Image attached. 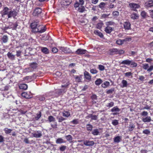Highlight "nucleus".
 I'll return each instance as SVG.
<instances>
[{"mask_svg":"<svg viewBox=\"0 0 153 153\" xmlns=\"http://www.w3.org/2000/svg\"><path fill=\"white\" fill-rule=\"evenodd\" d=\"M124 28L125 30H129L131 28V24L129 22H126L123 24Z\"/></svg>","mask_w":153,"mask_h":153,"instance_id":"9d476101","label":"nucleus"},{"mask_svg":"<svg viewBox=\"0 0 153 153\" xmlns=\"http://www.w3.org/2000/svg\"><path fill=\"white\" fill-rule=\"evenodd\" d=\"M131 64L130 65L131 67L132 68L135 67L137 66V64L132 60H131Z\"/></svg>","mask_w":153,"mask_h":153,"instance_id":"49530a36","label":"nucleus"},{"mask_svg":"<svg viewBox=\"0 0 153 153\" xmlns=\"http://www.w3.org/2000/svg\"><path fill=\"white\" fill-rule=\"evenodd\" d=\"M48 121L49 123L51 122H54L55 121V118L53 116H49L48 118Z\"/></svg>","mask_w":153,"mask_h":153,"instance_id":"f704fd0d","label":"nucleus"},{"mask_svg":"<svg viewBox=\"0 0 153 153\" xmlns=\"http://www.w3.org/2000/svg\"><path fill=\"white\" fill-rule=\"evenodd\" d=\"M42 52L45 54H48L49 53V50L46 47H42L41 49Z\"/></svg>","mask_w":153,"mask_h":153,"instance_id":"393cba45","label":"nucleus"},{"mask_svg":"<svg viewBox=\"0 0 153 153\" xmlns=\"http://www.w3.org/2000/svg\"><path fill=\"white\" fill-rule=\"evenodd\" d=\"M142 120L144 122H150L151 121V117H150L147 116L145 118H143Z\"/></svg>","mask_w":153,"mask_h":153,"instance_id":"4be33fe9","label":"nucleus"},{"mask_svg":"<svg viewBox=\"0 0 153 153\" xmlns=\"http://www.w3.org/2000/svg\"><path fill=\"white\" fill-rule=\"evenodd\" d=\"M118 49L116 48L112 49L111 50V52L112 54H117Z\"/></svg>","mask_w":153,"mask_h":153,"instance_id":"4d7b16f0","label":"nucleus"},{"mask_svg":"<svg viewBox=\"0 0 153 153\" xmlns=\"http://www.w3.org/2000/svg\"><path fill=\"white\" fill-rule=\"evenodd\" d=\"M9 9L7 7H5L3 9V13L4 15H7L9 12Z\"/></svg>","mask_w":153,"mask_h":153,"instance_id":"37998d69","label":"nucleus"},{"mask_svg":"<svg viewBox=\"0 0 153 153\" xmlns=\"http://www.w3.org/2000/svg\"><path fill=\"white\" fill-rule=\"evenodd\" d=\"M145 6L146 8L151 7L153 6V1L149 0L145 3Z\"/></svg>","mask_w":153,"mask_h":153,"instance_id":"9b49d317","label":"nucleus"},{"mask_svg":"<svg viewBox=\"0 0 153 153\" xmlns=\"http://www.w3.org/2000/svg\"><path fill=\"white\" fill-rule=\"evenodd\" d=\"M36 99L40 101H44L45 99V97L44 95H38L36 97Z\"/></svg>","mask_w":153,"mask_h":153,"instance_id":"bb28decb","label":"nucleus"},{"mask_svg":"<svg viewBox=\"0 0 153 153\" xmlns=\"http://www.w3.org/2000/svg\"><path fill=\"white\" fill-rule=\"evenodd\" d=\"M30 68H31L32 69V70L33 71L37 68V64L36 62H33L30 64Z\"/></svg>","mask_w":153,"mask_h":153,"instance_id":"a878e982","label":"nucleus"},{"mask_svg":"<svg viewBox=\"0 0 153 153\" xmlns=\"http://www.w3.org/2000/svg\"><path fill=\"white\" fill-rule=\"evenodd\" d=\"M86 128L88 131H91L92 130L93 126L90 124H88L86 125Z\"/></svg>","mask_w":153,"mask_h":153,"instance_id":"c03bdc74","label":"nucleus"},{"mask_svg":"<svg viewBox=\"0 0 153 153\" xmlns=\"http://www.w3.org/2000/svg\"><path fill=\"white\" fill-rule=\"evenodd\" d=\"M94 33L96 35L98 36L100 38H102L103 37V35L102 33L99 31L96 30L94 31Z\"/></svg>","mask_w":153,"mask_h":153,"instance_id":"5701e85b","label":"nucleus"},{"mask_svg":"<svg viewBox=\"0 0 153 153\" xmlns=\"http://www.w3.org/2000/svg\"><path fill=\"white\" fill-rule=\"evenodd\" d=\"M99 133V130L97 128L93 130L91 132L92 134L95 136L98 135Z\"/></svg>","mask_w":153,"mask_h":153,"instance_id":"c85d7f7f","label":"nucleus"},{"mask_svg":"<svg viewBox=\"0 0 153 153\" xmlns=\"http://www.w3.org/2000/svg\"><path fill=\"white\" fill-rule=\"evenodd\" d=\"M143 133L145 134H150V131L149 129H146L144 130L143 131Z\"/></svg>","mask_w":153,"mask_h":153,"instance_id":"e2e57ef3","label":"nucleus"},{"mask_svg":"<svg viewBox=\"0 0 153 153\" xmlns=\"http://www.w3.org/2000/svg\"><path fill=\"white\" fill-rule=\"evenodd\" d=\"M81 8H79L78 11L80 13H83L84 12L85 10V8L83 6H81Z\"/></svg>","mask_w":153,"mask_h":153,"instance_id":"13d9d810","label":"nucleus"},{"mask_svg":"<svg viewBox=\"0 0 153 153\" xmlns=\"http://www.w3.org/2000/svg\"><path fill=\"white\" fill-rule=\"evenodd\" d=\"M19 87L20 89L26 90L27 89L28 86L26 84H19Z\"/></svg>","mask_w":153,"mask_h":153,"instance_id":"f3484780","label":"nucleus"},{"mask_svg":"<svg viewBox=\"0 0 153 153\" xmlns=\"http://www.w3.org/2000/svg\"><path fill=\"white\" fill-rule=\"evenodd\" d=\"M4 130L6 134H9L12 131V129L7 128H5L4 129Z\"/></svg>","mask_w":153,"mask_h":153,"instance_id":"a18cd8bd","label":"nucleus"},{"mask_svg":"<svg viewBox=\"0 0 153 153\" xmlns=\"http://www.w3.org/2000/svg\"><path fill=\"white\" fill-rule=\"evenodd\" d=\"M79 121L78 119H75L73 120L72 121L70 122V123H72L74 125H76L79 123Z\"/></svg>","mask_w":153,"mask_h":153,"instance_id":"a19ab883","label":"nucleus"},{"mask_svg":"<svg viewBox=\"0 0 153 153\" xmlns=\"http://www.w3.org/2000/svg\"><path fill=\"white\" fill-rule=\"evenodd\" d=\"M135 127V126L132 123L129 125V126H128L129 131H132L134 128Z\"/></svg>","mask_w":153,"mask_h":153,"instance_id":"c9c22d12","label":"nucleus"},{"mask_svg":"<svg viewBox=\"0 0 153 153\" xmlns=\"http://www.w3.org/2000/svg\"><path fill=\"white\" fill-rule=\"evenodd\" d=\"M110 82L108 81H105L101 85V86L104 88H106L110 85Z\"/></svg>","mask_w":153,"mask_h":153,"instance_id":"412c9836","label":"nucleus"},{"mask_svg":"<svg viewBox=\"0 0 153 153\" xmlns=\"http://www.w3.org/2000/svg\"><path fill=\"white\" fill-rule=\"evenodd\" d=\"M98 115H92L91 119L94 120H97L98 118Z\"/></svg>","mask_w":153,"mask_h":153,"instance_id":"0e129e2a","label":"nucleus"},{"mask_svg":"<svg viewBox=\"0 0 153 153\" xmlns=\"http://www.w3.org/2000/svg\"><path fill=\"white\" fill-rule=\"evenodd\" d=\"M57 119L58 120L59 122H61L66 120V119L64 118L63 117L61 116L58 117Z\"/></svg>","mask_w":153,"mask_h":153,"instance_id":"864d4df0","label":"nucleus"},{"mask_svg":"<svg viewBox=\"0 0 153 153\" xmlns=\"http://www.w3.org/2000/svg\"><path fill=\"white\" fill-rule=\"evenodd\" d=\"M90 72L92 74H95L97 73L98 71L95 69H92L90 70Z\"/></svg>","mask_w":153,"mask_h":153,"instance_id":"6e6d98bb","label":"nucleus"},{"mask_svg":"<svg viewBox=\"0 0 153 153\" xmlns=\"http://www.w3.org/2000/svg\"><path fill=\"white\" fill-rule=\"evenodd\" d=\"M84 144L87 146H93L94 144V142L93 141L86 140L84 141Z\"/></svg>","mask_w":153,"mask_h":153,"instance_id":"1a4fd4ad","label":"nucleus"},{"mask_svg":"<svg viewBox=\"0 0 153 153\" xmlns=\"http://www.w3.org/2000/svg\"><path fill=\"white\" fill-rule=\"evenodd\" d=\"M141 15L143 18H145L147 16V13L144 11H143L141 13Z\"/></svg>","mask_w":153,"mask_h":153,"instance_id":"5fc2aeb1","label":"nucleus"},{"mask_svg":"<svg viewBox=\"0 0 153 153\" xmlns=\"http://www.w3.org/2000/svg\"><path fill=\"white\" fill-rule=\"evenodd\" d=\"M122 85L120 87L122 88L127 87L128 85L127 81L124 79H123L121 82Z\"/></svg>","mask_w":153,"mask_h":153,"instance_id":"dca6fc26","label":"nucleus"},{"mask_svg":"<svg viewBox=\"0 0 153 153\" xmlns=\"http://www.w3.org/2000/svg\"><path fill=\"white\" fill-rule=\"evenodd\" d=\"M33 71L32 69L30 67L26 68L24 69L23 72L25 73H28Z\"/></svg>","mask_w":153,"mask_h":153,"instance_id":"e433bc0d","label":"nucleus"},{"mask_svg":"<svg viewBox=\"0 0 153 153\" xmlns=\"http://www.w3.org/2000/svg\"><path fill=\"white\" fill-rule=\"evenodd\" d=\"M102 82V80L100 78L97 79L95 82V84L97 86L99 85Z\"/></svg>","mask_w":153,"mask_h":153,"instance_id":"4c0bfd02","label":"nucleus"},{"mask_svg":"<svg viewBox=\"0 0 153 153\" xmlns=\"http://www.w3.org/2000/svg\"><path fill=\"white\" fill-rule=\"evenodd\" d=\"M105 24L107 26H109V25H114V23L111 21L107 22H105Z\"/></svg>","mask_w":153,"mask_h":153,"instance_id":"3c124183","label":"nucleus"},{"mask_svg":"<svg viewBox=\"0 0 153 153\" xmlns=\"http://www.w3.org/2000/svg\"><path fill=\"white\" fill-rule=\"evenodd\" d=\"M87 51L85 49H78L76 51V53L78 55L83 54L87 53Z\"/></svg>","mask_w":153,"mask_h":153,"instance_id":"6e6552de","label":"nucleus"},{"mask_svg":"<svg viewBox=\"0 0 153 153\" xmlns=\"http://www.w3.org/2000/svg\"><path fill=\"white\" fill-rule=\"evenodd\" d=\"M104 25L103 23L102 22H100L97 25L96 28L100 30L103 27Z\"/></svg>","mask_w":153,"mask_h":153,"instance_id":"c756f323","label":"nucleus"},{"mask_svg":"<svg viewBox=\"0 0 153 153\" xmlns=\"http://www.w3.org/2000/svg\"><path fill=\"white\" fill-rule=\"evenodd\" d=\"M17 14V13L14 10H11L10 11L8 14V18H10L12 17L15 16Z\"/></svg>","mask_w":153,"mask_h":153,"instance_id":"f8f14e48","label":"nucleus"},{"mask_svg":"<svg viewBox=\"0 0 153 153\" xmlns=\"http://www.w3.org/2000/svg\"><path fill=\"white\" fill-rule=\"evenodd\" d=\"M46 29L47 28L45 25L39 24L36 29L34 30L35 33H42L45 32Z\"/></svg>","mask_w":153,"mask_h":153,"instance_id":"f257e3e1","label":"nucleus"},{"mask_svg":"<svg viewBox=\"0 0 153 153\" xmlns=\"http://www.w3.org/2000/svg\"><path fill=\"white\" fill-rule=\"evenodd\" d=\"M52 51L54 53H56L58 52V49L56 47H53L52 48Z\"/></svg>","mask_w":153,"mask_h":153,"instance_id":"774afa93","label":"nucleus"},{"mask_svg":"<svg viewBox=\"0 0 153 153\" xmlns=\"http://www.w3.org/2000/svg\"><path fill=\"white\" fill-rule=\"evenodd\" d=\"M106 4L104 2H101L99 5V7L102 10H103L105 5Z\"/></svg>","mask_w":153,"mask_h":153,"instance_id":"8fccbe9b","label":"nucleus"},{"mask_svg":"<svg viewBox=\"0 0 153 153\" xmlns=\"http://www.w3.org/2000/svg\"><path fill=\"white\" fill-rule=\"evenodd\" d=\"M120 136L115 137L114 139V141L115 143H118L120 141Z\"/></svg>","mask_w":153,"mask_h":153,"instance_id":"de8ad7c7","label":"nucleus"},{"mask_svg":"<svg viewBox=\"0 0 153 153\" xmlns=\"http://www.w3.org/2000/svg\"><path fill=\"white\" fill-rule=\"evenodd\" d=\"M21 95L22 97L27 99H28L31 97V95L26 92H23Z\"/></svg>","mask_w":153,"mask_h":153,"instance_id":"a211bd4d","label":"nucleus"},{"mask_svg":"<svg viewBox=\"0 0 153 153\" xmlns=\"http://www.w3.org/2000/svg\"><path fill=\"white\" fill-rule=\"evenodd\" d=\"M132 73L131 72H126L125 74V76L129 77L130 76H131Z\"/></svg>","mask_w":153,"mask_h":153,"instance_id":"338daca9","label":"nucleus"},{"mask_svg":"<svg viewBox=\"0 0 153 153\" xmlns=\"http://www.w3.org/2000/svg\"><path fill=\"white\" fill-rule=\"evenodd\" d=\"M115 91V88H112L106 90V93L108 94H112Z\"/></svg>","mask_w":153,"mask_h":153,"instance_id":"72a5a7b5","label":"nucleus"},{"mask_svg":"<svg viewBox=\"0 0 153 153\" xmlns=\"http://www.w3.org/2000/svg\"><path fill=\"white\" fill-rule=\"evenodd\" d=\"M84 74L85 77L86 79L89 81L91 80V76L88 72L85 71L84 72Z\"/></svg>","mask_w":153,"mask_h":153,"instance_id":"ddd939ff","label":"nucleus"},{"mask_svg":"<svg viewBox=\"0 0 153 153\" xmlns=\"http://www.w3.org/2000/svg\"><path fill=\"white\" fill-rule=\"evenodd\" d=\"M59 48L62 51L65 53H70L71 52V51L70 49L67 47H59Z\"/></svg>","mask_w":153,"mask_h":153,"instance_id":"423d86ee","label":"nucleus"},{"mask_svg":"<svg viewBox=\"0 0 153 153\" xmlns=\"http://www.w3.org/2000/svg\"><path fill=\"white\" fill-rule=\"evenodd\" d=\"M32 80V77L31 76H28L25 77L23 78V80L26 82H29Z\"/></svg>","mask_w":153,"mask_h":153,"instance_id":"6ab92c4d","label":"nucleus"},{"mask_svg":"<svg viewBox=\"0 0 153 153\" xmlns=\"http://www.w3.org/2000/svg\"><path fill=\"white\" fill-rule=\"evenodd\" d=\"M82 75L79 76H75V79L77 82H81L82 79Z\"/></svg>","mask_w":153,"mask_h":153,"instance_id":"473e14b6","label":"nucleus"},{"mask_svg":"<svg viewBox=\"0 0 153 153\" xmlns=\"http://www.w3.org/2000/svg\"><path fill=\"white\" fill-rule=\"evenodd\" d=\"M114 28L110 26H107L105 28V31L107 33L110 34L113 31Z\"/></svg>","mask_w":153,"mask_h":153,"instance_id":"4468645a","label":"nucleus"},{"mask_svg":"<svg viewBox=\"0 0 153 153\" xmlns=\"http://www.w3.org/2000/svg\"><path fill=\"white\" fill-rule=\"evenodd\" d=\"M126 40L125 39L121 40L119 39L116 41V43L118 45H121Z\"/></svg>","mask_w":153,"mask_h":153,"instance_id":"79ce46f5","label":"nucleus"},{"mask_svg":"<svg viewBox=\"0 0 153 153\" xmlns=\"http://www.w3.org/2000/svg\"><path fill=\"white\" fill-rule=\"evenodd\" d=\"M7 56L8 58L11 60H14L15 59V56L10 52H8L7 53Z\"/></svg>","mask_w":153,"mask_h":153,"instance_id":"aec40b11","label":"nucleus"},{"mask_svg":"<svg viewBox=\"0 0 153 153\" xmlns=\"http://www.w3.org/2000/svg\"><path fill=\"white\" fill-rule=\"evenodd\" d=\"M1 39L3 43H6L8 41V37L7 35H4L2 36Z\"/></svg>","mask_w":153,"mask_h":153,"instance_id":"b1692460","label":"nucleus"},{"mask_svg":"<svg viewBox=\"0 0 153 153\" xmlns=\"http://www.w3.org/2000/svg\"><path fill=\"white\" fill-rule=\"evenodd\" d=\"M65 137L68 141H71L72 140V137L70 135H69L65 136Z\"/></svg>","mask_w":153,"mask_h":153,"instance_id":"052dcab7","label":"nucleus"},{"mask_svg":"<svg viewBox=\"0 0 153 153\" xmlns=\"http://www.w3.org/2000/svg\"><path fill=\"white\" fill-rule=\"evenodd\" d=\"M65 142L63 139L61 138H58L56 140V143L57 144H61Z\"/></svg>","mask_w":153,"mask_h":153,"instance_id":"2f4dec72","label":"nucleus"},{"mask_svg":"<svg viewBox=\"0 0 153 153\" xmlns=\"http://www.w3.org/2000/svg\"><path fill=\"white\" fill-rule=\"evenodd\" d=\"M51 126L52 128H57V125L56 122L54 123H53L51 124Z\"/></svg>","mask_w":153,"mask_h":153,"instance_id":"69168bd1","label":"nucleus"},{"mask_svg":"<svg viewBox=\"0 0 153 153\" xmlns=\"http://www.w3.org/2000/svg\"><path fill=\"white\" fill-rule=\"evenodd\" d=\"M143 68L145 70H148L149 65L148 64H144L142 65Z\"/></svg>","mask_w":153,"mask_h":153,"instance_id":"bf43d9fd","label":"nucleus"},{"mask_svg":"<svg viewBox=\"0 0 153 153\" xmlns=\"http://www.w3.org/2000/svg\"><path fill=\"white\" fill-rule=\"evenodd\" d=\"M62 116L64 117H68L70 115V113L69 112L64 111L62 112Z\"/></svg>","mask_w":153,"mask_h":153,"instance_id":"cd10ccee","label":"nucleus"},{"mask_svg":"<svg viewBox=\"0 0 153 153\" xmlns=\"http://www.w3.org/2000/svg\"><path fill=\"white\" fill-rule=\"evenodd\" d=\"M71 2V0H64L63 1V5L67 6L69 5Z\"/></svg>","mask_w":153,"mask_h":153,"instance_id":"58836bf2","label":"nucleus"},{"mask_svg":"<svg viewBox=\"0 0 153 153\" xmlns=\"http://www.w3.org/2000/svg\"><path fill=\"white\" fill-rule=\"evenodd\" d=\"M41 116V112L39 111V113H37L36 114V116L34 118L35 120H38L40 118Z\"/></svg>","mask_w":153,"mask_h":153,"instance_id":"ea45409f","label":"nucleus"},{"mask_svg":"<svg viewBox=\"0 0 153 153\" xmlns=\"http://www.w3.org/2000/svg\"><path fill=\"white\" fill-rule=\"evenodd\" d=\"M130 8L132 9L133 11H137L136 9L140 7V5L134 3H130L129 4Z\"/></svg>","mask_w":153,"mask_h":153,"instance_id":"7ed1b4c3","label":"nucleus"},{"mask_svg":"<svg viewBox=\"0 0 153 153\" xmlns=\"http://www.w3.org/2000/svg\"><path fill=\"white\" fill-rule=\"evenodd\" d=\"M98 68L100 71H103L104 70L105 68L104 66L100 65H98Z\"/></svg>","mask_w":153,"mask_h":153,"instance_id":"680f3d73","label":"nucleus"},{"mask_svg":"<svg viewBox=\"0 0 153 153\" xmlns=\"http://www.w3.org/2000/svg\"><path fill=\"white\" fill-rule=\"evenodd\" d=\"M114 103L113 102H111L110 103H108L107 104L106 106L109 108L111 107L114 106Z\"/></svg>","mask_w":153,"mask_h":153,"instance_id":"09e8293b","label":"nucleus"},{"mask_svg":"<svg viewBox=\"0 0 153 153\" xmlns=\"http://www.w3.org/2000/svg\"><path fill=\"white\" fill-rule=\"evenodd\" d=\"M130 62L131 60L127 59L122 61L121 62V64L129 65L130 64H131Z\"/></svg>","mask_w":153,"mask_h":153,"instance_id":"7c9ffc66","label":"nucleus"},{"mask_svg":"<svg viewBox=\"0 0 153 153\" xmlns=\"http://www.w3.org/2000/svg\"><path fill=\"white\" fill-rule=\"evenodd\" d=\"M32 134L33 137L37 138L40 137L42 135V131H35Z\"/></svg>","mask_w":153,"mask_h":153,"instance_id":"39448f33","label":"nucleus"},{"mask_svg":"<svg viewBox=\"0 0 153 153\" xmlns=\"http://www.w3.org/2000/svg\"><path fill=\"white\" fill-rule=\"evenodd\" d=\"M120 111V109L117 106L114 107L111 110V111L113 113L112 114L114 115H118Z\"/></svg>","mask_w":153,"mask_h":153,"instance_id":"20e7f679","label":"nucleus"},{"mask_svg":"<svg viewBox=\"0 0 153 153\" xmlns=\"http://www.w3.org/2000/svg\"><path fill=\"white\" fill-rule=\"evenodd\" d=\"M112 124L114 126H117L119 124L118 121L116 120H113L112 122Z\"/></svg>","mask_w":153,"mask_h":153,"instance_id":"603ef678","label":"nucleus"},{"mask_svg":"<svg viewBox=\"0 0 153 153\" xmlns=\"http://www.w3.org/2000/svg\"><path fill=\"white\" fill-rule=\"evenodd\" d=\"M42 12V9L36 7L34 11L33 15L34 16H38Z\"/></svg>","mask_w":153,"mask_h":153,"instance_id":"0eeeda50","label":"nucleus"},{"mask_svg":"<svg viewBox=\"0 0 153 153\" xmlns=\"http://www.w3.org/2000/svg\"><path fill=\"white\" fill-rule=\"evenodd\" d=\"M39 24V21L38 20H36L30 24V27L32 29L33 32L35 33L34 30L36 29Z\"/></svg>","mask_w":153,"mask_h":153,"instance_id":"f03ea898","label":"nucleus"},{"mask_svg":"<svg viewBox=\"0 0 153 153\" xmlns=\"http://www.w3.org/2000/svg\"><path fill=\"white\" fill-rule=\"evenodd\" d=\"M131 18L133 20H135L137 19L139 17V15L134 12H133L131 15Z\"/></svg>","mask_w":153,"mask_h":153,"instance_id":"2eb2a0df","label":"nucleus"}]
</instances>
